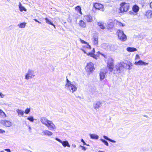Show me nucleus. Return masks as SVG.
Returning <instances> with one entry per match:
<instances>
[{"label":"nucleus","mask_w":152,"mask_h":152,"mask_svg":"<svg viewBox=\"0 0 152 152\" xmlns=\"http://www.w3.org/2000/svg\"><path fill=\"white\" fill-rule=\"evenodd\" d=\"M132 66V64L130 62H128L127 63H125L123 61L120 62L116 65V70L117 73H120L123 71L124 69H130Z\"/></svg>","instance_id":"1"},{"label":"nucleus","mask_w":152,"mask_h":152,"mask_svg":"<svg viewBox=\"0 0 152 152\" xmlns=\"http://www.w3.org/2000/svg\"><path fill=\"white\" fill-rule=\"evenodd\" d=\"M119 13H124L128 12L130 9V5L129 3L122 2L120 4Z\"/></svg>","instance_id":"2"},{"label":"nucleus","mask_w":152,"mask_h":152,"mask_svg":"<svg viewBox=\"0 0 152 152\" xmlns=\"http://www.w3.org/2000/svg\"><path fill=\"white\" fill-rule=\"evenodd\" d=\"M41 121L43 124L46 126L50 130L56 129V126L53 123L45 118H41Z\"/></svg>","instance_id":"3"},{"label":"nucleus","mask_w":152,"mask_h":152,"mask_svg":"<svg viewBox=\"0 0 152 152\" xmlns=\"http://www.w3.org/2000/svg\"><path fill=\"white\" fill-rule=\"evenodd\" d=\"M116 34L118 39L121 41L125 42L127 40V36L123 31L118 29L117 31Z\"/></svg>","instance_id":"4"},{"label":"nucleus","mask_w":152,"mask_h":152,"mask_svg":"<svg viewBox=\"0 0 152 152\" xmlns=\"http://www.w3.org/2000/svg\"><path fill=\"white\" fill-rule=\"evenodd\" d=\"M93 9L95 11L99 10L103 12L104 10V5L99 2H94L93 4Z\"/></svg>","instance_id":"5"},{"label":"nucleus","mask_w":152,"mask_h":152,"mask_svg":"<svg viewBox=\"0 0 152 152\" xmlns=\"http://www.w3.org/2000/svg\"><path fill=\"white\" fill-rule=\"evenodd\" d=\"M94 65L92 62L88 63L85 68L86 72L89 74L93 73L95 69Z\"/></svg>","instance_id":"6"},{"label":"nucleus","mask_w":152,"mask_h":152,"mask_svg":"<svg viewBox=\"0 0 152 152\" xmlns=\"http://www.w3.org/2000/svg\"><path fill=\"white\" fill-rule=\"evenodd\" d=\"M82 50L84 52V53H86L87 56H90L95 59H97L99 57L100 54V52H98L96 53V54L95 55V50L94 48L93 49V50L91 52H88V53H86L85 50L83 49H82Z\"/></svg>","instance_id":"7"},{"label":"nucleus","mask_w":152,"mask_h":152,"mask_svg":"<svg viewBox=\"0 0 152 152\" xmlns=\"http://www.w3.org/2000/svg\"><path fill=\"white\" fill-rule=\"evenodd\" d=\"M114 60L113 58H109L107 63V67L110 72L113 71L114 68Z\"/></svg>","instance_id":"8"},{"label":"nucleus","mask_w":152,"mask_h":152,"mask_svg":"<svg viewBox=\"0 0 152 152\" xmlns=\"http://www.w3.org/2000/svg\"><path fill=\"white\" fill-rule=\"evenodd\" d=\"M1 123L5 127H9L11 126L12 124L9 121L1 120Z\"/></svg>","instance_id":"9"},{"label":"nucleus","mask_w":152,"mask_h":152,"mask_svg":"<svg viewBox=\"0 0 152 152\" xmlns=\"http://www.w3.org/2000/svg\"><path fill=\"white\" fill-rule=\"evenodd\" d=\"M145 16L147 19H149L152 18V10H148L146 11Z\"/></svg>","instance_id":"10"},{"label":"nucleus","mask_w":152,"mask_h":152,"mask_svg":"<svg viewBox=\"0 0 152 152\" xmlns=\"http://www.w3.org/2000/svg\"><path fill=\"white\" fill-rule=\"evenodd\" d=\"M84 20L88 22H91L92 21L93 19L91 16L90 15H86L84 16Z\"/></svg>","instance_id":"11"},{"label":"nucleus","mask_w":152,"mask_h":152,"mask_svg":"<svg viewBox=\"0 0 152 152\" xmlns=\"http://www.w3.org/2000/svg\"><path fill=\"white\" fill-rule=\"evenodd\" d=\"M134 64L137 65H146L148 64V63L142 61V60H139L138 61H136Z\"/></svg>","instance_id":"12"},{"label":"nucleus","mask_w":152,"mask_h":152,"mask_svg":"<svg viewBox=\"0 0 152 152\" xmlns=\"http://www.w3.org/2000/svg\"><path fill=\"white\" fill-rule=\"evenodd\" d=\"M140 8L136 4L133 5L132 7V10L133 12L134 13H137L139 10Z\"/></svg>","instance_id":"13"},{"label":"nucleus","mask_w":152,"mask_h":152,"mask_svg":"<svg viewBox=\"0 0 152 152\" xmlns=\"http://www.w3.org/2000/svg\"><path fill=\"white\" fill-rule=\"evenodd\" d=\"M34 76V75H33L32 72L31 71H29L25 76V79L28 80L29 77L32 78Z\"/></svg>","instance_id":"14"},{"label":"nucleus","mask_w":152,"mask_h":152,"mask_svg":"<svg viewBox=\"0 0 152 152\" xmlns=\"http://www.w3.org/2000/svg\"><path fill=\"white\" fill-rule=\"evenodd\" d=\"M79 24L80 26L82 28H85L86 27V24L85 22L83 20H80L79 22Z\"/></svg>","instance_id":"15"},{"label":"nucleus","mask_w":152,"mask_h":152,"mask_svg":"<svg viewBox=\"0 0 152 152\" xmlns=\"http://www.w3.org/2000/svg\"><path fill=\"white\" fill-rule=\"evenodd\" d=\"M58 141L62 144V145L64 147L67 146L68 147H70V146L69 145L68 142L67 141H65L62 142L60 140L58 139Z\"/></svg>","instance_id":"16"},{"label":"nucleus","mask_w":152,"mask_h":152,"mask_svg":"<svg viewBox=\"0 0 152 152\" xmlns=\"http://www.w3.org/2000/svg\"><path fill=\"white\" fill-rule=\"evenodd\" d=\"M97 25L101 29H104L105 28L104 23L102 22L99 21L97 22Z\"/></svg>","instance_id":"17"},{"label":"nucleus","mask_w":152,"mask_h":152,"mask_svg":"<svg viewBox=\"0 0 152 152\" xmlns=\"http://www.w3.org/2000/svg\"><path fill=\"white\" fill-rule=\"evenodd\" d=\"M80 41L81 43L83 44H85L87 45V46L86 47V48H87L89 49H91V46L89 45L88 43L86 42H85L83 40L81 39V38H80Z\"/></svg>","instance_id":"18"},{"label":"nucleus","mask_w":152,"mask_h":152,"mask_svg":"<svg viewBox=\"0 0 152 152\" xmlns=\"http://www.w3.org/2000/svg\"><path fill=\"white\" fill-rule=\"evenodd\" d=\"M126 50L128 51L129 52H133L137 50L136 48L133 47H128Z\"/></svg>","instance_id":"19"},{"label":"nucleus","mask_w":152,"mask_h":152,"mask_svg":"<svg viewBox=\"0 0 152 152\" xmlns=\"http://www.w3.org/2000/svg\"><path fill=\"white\" fill-rule=\"evenodd\" d=\"M106 73H104L103 72H101L99 73L100 79V80H103L105 77V75Z\"/></svg>","instance_id":"20"},{"label":"nucleus","mask_w":152,"mask_h":152,"mask_svg":"<svg viewBox=\"0 0 152 152\" xmlns=\"http://www.w3.org/2000/svg\"><path fill=\"white\" fill-rule=\"evenodd\" d=\"M19 8L20 11L21 12L23 11L26 12L27 11L26 9L22 5V4L20 3L19 4Z\"/></svg>","instance_id":"21"},{"label":"nucleus","mask_w":152,"mask_h":152,"mask_svg":"<svg viewBox=\"0 0 152 152\" xmlns=\"http://www.w3.org/2000/svg\"><path fill=\"white\" fill-rule=\"evenodd\" d=\"M0 116L1 118H5L7 117V115L5 113L0 109Z\"/></svg>","instance_id":"22"},{"label":"nucleus","mask_w":152,"mask_h":152,"mask_svg":"<svg viewBox=\"0 0 152 152\" xmlns=\"http://www.w3.org/2000/svg\"><path fill=\"white\" fill-rule=\"evenodd\" d=\"M43 133L44 135L48 136H51L52 135L53 133L50 131L47 130H45Z\"/></svg>","instance_id":"23"},{"label":"nucleus","mask_w":152,"mask_h":152,"mask_svg":"<svg viewBox=\"0 0 152 152\" xmlns=\"http://www.w3.org/2000/svg\"><path fill=\"white\" fill-rule=\"evenodd\" d=\"M101 103L99 102H97L94 104V108L97 109L100 107Z\"/></svg>","instance_id":"24"},{"label":"nucleus","mask_w":152,"mask_h":152,"mask_svg":"<svg viewBox=\"0 0 152 152\" xmlns=\"http://www.w3.org/2000/svg\"><path fill=\"white\" fill-rule=\"evenodd\" d=\"M75 9L81 15L83 14L81 12V9L80 7L79 6H77L75 8Z\"/></svg>","instance_id":"25"},{"label":"nucleus","mask_w":152,"mask_h":152,"mask_svg":"<svg viewBox=\"0 0 152 152\" xmlns=\"http://www.w3.org/2000/svg\"><path fill=\"white\" fill-rule=\"evenodd\" d=\"M45 19L46 20V23H48L49 24L53 26H54V27H55V25L54 24H53L51 22L50 20H49V19L47 18H45Z\"/></svg>","instance_id":"26"},{"label":"nucleus","mask_w":152,"mask_h":152,"mask_svg":"<svg viewBox=\"0 0 152 152\" xmlns=\"http://www.w3.org/2000/svg\"><path fill=\"white\" fill-rule=\"evenodd\" d=\"M90 136L91 138L92 139H98L99 138L98 136L95 134H91Z\"/></svg>","instance_id":"27"},{"label":"nucleus","mask_w":152,"mask_h":152,"mask_svg":"<svg viewBox=\"0 0 152 152\" xmlns=\"http://www.w3.org/2000/svg\"><path fill=\"white\" fill-rule=\"evenodd\" d=\"M66 83L65 85L66 87H71L72 85H73L71 83L70 81L67 78L66 79Z\"/></svg>","instance_id":"28"},{"label":"nucleus","mask_w":152,"mask_h":152,"mask_svg":"<svg viewBox=\"0 0 152 152\" xmlns=\"http://www.w3.org/2000/svg\"><path fill=\"white\" fill-rule=\"evenodd\" d=\"M26 24V23L23 22L20 23L19 25H18V26L20 28H24L25 27Z\"/></svg>","instance_id":"29"},{"label":"nucleus","mask_w":152,"mask_h":152,"mask_svg":"<svg viewBox=\"0 0 152 152\" xmlns=\"http://www.w3.org/2000/svg\"><path fill=\"white\" fill-rule=\"evenodd\" d=\"M17 112L18 115L23 116L24 115V112L20 110H17Z\"/></svg>","instance_id":"30"},{"label":"nucleus","mask_w":152,"mask_h":152,"mask_svg":"<svg viewBox=\"0 0 152 152\" xmlns=\"http://www.w3.org/2000/svg\"><path fill=\"white\" fill-rule=\"evenodd\" d=\"M116 24L118 26H125V24L122 23L121 22L119 21H117L116 22Z\"/></svg>","instance_id":"31"},{"label":"nucleus","mask_w":152,"mask_h":152,"mask_svg":"<svg viewBox=\"0 0 152 152\" xmlns=\"http://www.w3.org/2000/svg\"><path fill=\"white\" fill-rule=\"evenodd\" d=\"M93 42L95 45H97L98 44V38L97 37H95L94 38Z\"/></svg>","instance_id":"32"},{"label":"nucleus","mask_w":152,"mask_h":152,"mask_svg":"<svg viewBox=\"0 0 152 152\" xmlns=\"http://www.w3.org/2000/svg\"><path fill=\"white\" fill-rule=\"evenodd\" d=\"M71 87V89L72 90L73 92L76 91L77 89L76 87L74 85H72Z\"/></svg>","instance_id":"33"},{"label":"nucleus","mask_w":152,"mask_h":152,"mask_svg":"<svg viewBox=\"0 0 152 152\" xmlns=\"http://www.w3.org/2000/svg\"><path fill=\"white\" fill-rule=\"evenodd\" d=\"M113 24L112 23H110V24L107 25V29H108L113 28Z\"/></svg>","instance_id":"34"},{"label":"nucleus","mask_w":152,"mask_h":152,"mask_svg":"<svg viewBox=\"0 0 152 152\" xmlns=\"http://www.w3.org/2000/svg\"><path fill=\"white\" fill-rule=\"evenodd\" d=\"M101 140L107 146H109V144H108V143L107 142V141H106V140H103V139H102Z\"/></svg>","instance_id":"35"},{"label":"nucleus","mask_w":152,"mask_h":152,"mask_svg":"<svg viewBox=\"0 0 152 152\" xmlns=\"http://www.w3.org/2000/svg\"><path fill=\"white\" fill-rule=\"evenodd\" d=\"M27 119L31 122H33L34 120L33 117L32 116L28 117Z\"/></svg>","instance_id":"36"},{"label":"nucleus","mask_w":152,"mask_h":152,"mask_svg":"<svg viewBox=\"0 0 152 152\" xmlns=\"http://www.w3.org/2000/svg\"><path fill=\"white\" fill-rule=\"evenodd\" d=\"M30 111V108H26L25 111V113L26 114H28Z\"/></svg>","instance_id":"37"},{"label":"nucleus","mask_w":152,"mask_h":152,"mask_svg":"<svg viewBox=\"0 0 152 152\" xmlns=\"http://www.w3.org/2000/svg\"><path fill=\"white\" fill-rule=\"evenodd\" d=\"M100 55H101L102 56H103L104 58H107V54H104L103 53H101L100 52Z\"/></svg>","instance_id":"38"},{"label":"nucleus","mask_w":152,"mask_h":152,"mask_svg":"<svg viewBox=\"0 0 152 152\" xmlns=\"http://www.w3.org/2000/svg\"><path fill=\"white\" fill-rule=\"evenodd\" d=\"M140 58V57L138 55V54H137L136 55V56H135V60H137V59H139Z\"/></svg>","instance_id":"39"},{"label":"nucleus","mask_w":152,"mask_h":152,"mask_svg":"<svg viewBox=\"0 0 152 152\" xmlns=\"http://www.w3.org/2000/svg\"><path fill=\"white\" fill-rule=\"evenodd\" d=\"M5 132L4 130L0 129V134L3 133Z\"/></svg>","instance_id":"40"},{"label":"nucleus","mask_w":152,"mask_h":152,"mask_svg":"<svg viewBox=\"0 0 152 152\" xmlns=\"http://www.w3.org/2000/svg\"><path fill=\"white\" fill-rule=\"evenodd\" d=\"M104 138L106 140H110V138H108L107 136H103Z\"/></svg>","instance_id":"41"},{"label":"nucleus","mask_w":152,"mask_h":152,"mask_svg":"<svg viewBox=\"0 0 152 152\" xmlns=\"http://www.w3.org/2000/svg\"><path fill=\"white\" fill-rule=\"evenodd\" d=\"M80 147L82 148V149L84 151L86 150V148L84 146H80Z\"/></svg>","instance_id":"42"},{"label":"nucleus","mask_w":152,"mask_h":152,"mask_svg":"<svg viewBox=\"0 0 152 152\" xmlns=\"http://www.w3.org/2000/svg\"><path fill=\"white\" fill-rule=\"evenodd\" d=\"M134 12H132V11H130L129 12V14H130V15H134Z\"/></svg>","instance_id":"43"},{"label":"nucleus","mask_w":152,"mask_h":152,"mask_svg":"<svg viewBox=\"0 0 152 152\" xmlns=\"http://www.w3.org/2000/svg\"><path fill=\"white\" fill-rule=\"evenodd\" d=\"M4 95L1 93L0 92V96L1 98H3L4 96Z\"/></svg>","instance_id":"44"},{"label":"nucleus","mask_w":152,"mask_h":152,"mask_svg":"<svg viewBox=\"0 0 152 152\" xmlns=\"http://www.w3.org/2000/svg\"><path fill=\"white\" fill-rule=\"evenodd\" d=\"M5 151H6L7 152H10L11 151L10 149H5Z\"/></svg>","instance_id":"45"},{"label":"nucleus","mask_w":152,"mask_h":152,"mask_svg":"<svg viewBox=\"0 0 152 152\" xmlns=\"http://www.w3.org/2000/svg\"><path fill=\"white\" fill-rule=\"evenodd\" d=\"M109 141L112 142H114V143H115L116 142L115 141V140H112L110 139V140H109Z\"/></svg>","instance_id":"46"},{"label":"nucleus","mask_w":152,"mask_h":152,"mask_svg":"<svg viewBox=\"0 0 152 152\" xmlns=\"http://www.w3.org/2000/svg\"><path fill=\"white\" fill-rule=\"evenodd\" d=\"M81 141L83 143L84 145H86L85 142L84 141L83 139H81Z\"/></svg>","instance_id":"47"},{"label":"nucleus","mask_w":152,"mask_h":152,"mask_svg":"<svg viewBox=\"0 0 152 152\" xmlns=\"http://www.w3.org/2000/svg\"><path fill=\"white\" fill-rule=\"evenodd\" d=\"M150 8L152 9V1L150 3Z\"/></svg>","instance_id":"48"},{"label":"nucleus","mask_w":152,"mask_h":152,"mask_svg":"<svg viewBox=\"0 0 152 152\" xmlns=\"http://www.w3.org/2000/svg\"><path fill=\"white\" fill-rule=\"evenodd\" d=\"M34 20H35L36 22H38V21L37 19H34Z\"/></svg>","instance_id":"49"},{"label":"nucleus","mask_w":152,"mask_h":152,"mask_svg":"<svg viewBox=\"0 0 152 152\" xmlns=\"http://www.w3.org/2000/svg\"><path fill=\"white\" fill-rule=\"evenodd\" d=\"M73 146L74 148H75L76 147V145H73Z\"/></svg>","instance_id":"50"},{"label":"nucleus","mask_w":152,"mask_h":152,"mask_svg":"<svg viewBox=\"0 0 152 152\" xmlns=\"http://www.w3.org/2000/svg\"><path fill=\"white\" fill-rule=\"evenodd\" d=\"M38 22V23H40V24L41 23L39 21H38V22Z\"/></svg>","instance_id":"51"},{"label":"nucleus","mask_w":152,"mask_h":152,"mask_svg":"<svg viewBox=\"0 0 152 152\" xmlns=\"http://www.w3.org/2000/svg\"><path fill=\"white\" fill-rule=\"evenodd\" d=\"M1 152H4V151H1Z\"/></svg>","instance_id":"52"}]
</instances>
